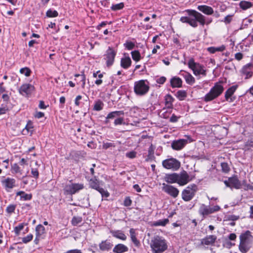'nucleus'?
Wrapping results in <instances>:
<instances>
[{
    "label": "nucleus",
    "instance_id": "nucleus-58",
    "mask_svg": "<svg viewBox=\"0 0 253 253\" xmlns=\"http://www.w3.org/2000/svg\"><path fill=\"white\" fill-rule=\"evenodd\" d=\"M112 147H115V145L112 142H103L102 145L103 148L105 149H107Z\"/></svg>",
    "mask_w": 253,
    "mask_h": 253
},
{
    "label": "nucleus",
    "instance_id": "nucleus-43",
    "mask_svg": "<svg viewBox=\"0 0 253 253\" xmlns=\"http://www.w3.org/2000/svg\"><path fill=\"white\" fill-rule=\"evenodd\" d=\"M132 58L136 62L139 61L141 59L140 53L138 50H134L131 52Z\"/></svg>",
    "mask_w": 253,
    "mask_h": 253
},
{
    "label": "nucleus",
    "instance_id": "nucleus-49",
    "mask_svg": "<svg viewBox=\"0 0 253 253\" xmlns=\"http://www.w3.org/2000/svg\"><path fill=\"white\" fill-rule=\"evenodd\" d=\"M46 15L48 17H56L58 15V13L56 10L50 9L46 11Z\"/></svg>",
    "mask_w": 253,
    "mask_h": 253
},
{
    "label": "nucleus",
    "instance_id": "nucleus-60",
    "mask_svg": "<svg viewBox=\"0 0 253 253\" xmlns=\"http://www.w3.org/2000/svg\"><path fill=\"white\" fill-rule=\"evenodd\" d=\"M179 117L176 116L174 114H172L171 116L169 118V121L171 123H176L178 121L179 119Z\"/></svg>",
    "mask_w": 253,
    "mask_h": 253
},
{
    "label": "nucleus",
    "instance_id": "nucleus-36",
    "mask_svg": "<svg viewBox=\"0 0 253 253\" xmlns=\"http://www.w3.org/2000/svg\"><path fill=\"white\" fill-rule=\"evenodd\" d=\"M253 4L251 2L242 0L239 3V6L244 10H247L253 6Z\"/></svg>",
    "mask_w": 253,
    "mask_h": 253
},
{
    "label": "nucleus",
    "instance_id": "nucleus-12",
    "mask_svg": "<svg viewBox=\"0 0 253 253\" xmlns=\"http://www.w3.org/2000/svg\"><path fill=\"white\" fill-rule=\"evenodd\" d=\"M220 210V207L217 205L214 206L213 207H211L205 204H202L199 208V212L203 215V217H206L209 214L213 213Z\"/></svg>",
    "mask_w": 253,
    "mask_h": 253
},
{
    "label": "nucleus",
    "instance_id": "nucleus-5",
    "mask_svg": "<svg viewBox=\"0 0 253 253\" xmlns=\"http://www.w3.org/2000/svg\"><path fill=\"white\" fill-rule=\"evenodd\" d=\"M149 83L146 80H140L135 82L134 84V91L139 96L145 95L149 90Z\"/></svg>",
    "mask_w": 253,
    "mask_h": 253
},
{
    "label": "nucleus",
    "instance_id": "nucleus-33",
    "mask_svg": "<svg viewBox=\"0 0 253 253\" xmlns=\"http://www.w3.org/2000/svg\"><path fill=\"white\" fill-rule=\"evenodd\" d=\"M89 184L90 188L94 189L97 191L101 187L99 186V182L95 177L91 178L89 181Z\"/></svg>",
    "mask_w": 253,
    "mask_h": 253
},
{
    "label": "nucleus",
    "instance_id": "nucleus-19",
    "mask_svg": "<svg viewBox=\"0 0 253 253\" xmlns=\"http://www.w3.org/2000/svg\"><path fill=\"white\" fill-rule=\"evenodd\" d=\"M131 60L128 53H125L121 58L120 65L124 69H127L131 66Z\"/></svg>",
    "mask_w": 253,
    "mask_h": 253
},
{
    "label": "nucleus",
    "instance_id": "nucleus-50",
    "mask_svg": "<svg viewBox=\"0 0 253 253\" xmlns=\"http://www.w3.org/2000/svg\"><path fill=\"white\" fill-rule=\"evenodd\" d=\"M16 208V205L15 204H11L8 205L6 209V211L9 214H11L14 212Z\"/></svg>",
    "mask_w": 253,
    "mask_h": 253
},
{
    "label": "nucleus",
    "instance_id": "nucleus-11",
    "mask_svg": "<svg viewBox=\"0 0 253 253\" xmlns=\"http://www.w3.org/2000/svg\"><path fill=\"white\" fill-rule=\"evenodd\" d=\"M84 188V185L71 183L66 184L63 189L65 194L72 195Z\"/></svg>",
    "mask_w": 253,
    "mask_h": 253
},
{
    "label": "nucleus",
    "instance_id": "nucleus-18",
    "mask_svg": "<svg viewBox=\"0 0 253 253\" xmlns=\"http://www.w3.org/2000/svg\"><path fill=\"white\" fill-rule=\"evenodd\" d=\"M241 72L245 79L250 78L253 75V64L249 63L245 65L242 68Z\"/></svg>",
    "mask_w": 253,
    "mask_h": 253
},
{
    "label": "nucleus",
    "instance_id": "nucleus-13",
    "mask_svg": "<svg viewBox=\"0 0 253 253\" xmlns=\"http://www.w3.org/2000/svg\"><path fill=\"white\" fill-rule=\"evenodd\" d=\"M35 87L32 84L26 83L23 84L19 88L18 92L23 96L29 97L35 91Z\"/></svg>",
    "mask_w": 253,
    "mask_h": 253
},
{
    "label": "nucleus",
    "instance_id": "nucleus-32",
    "mask_svg": "<svg viewBox=\"0 0 253 253\" xmlns=\"http://www.w3.org/2000/svg\"><path fill=\"white\" fill-rule=\"evenodd\" d=\"M16 196H20V200L22 201H29L31 200L32 198V194H27L23 191H20L17 192L16 193Z\"/></svg>",
    "mask_w": 253,
    "mask_h": 253
},
{
    "label": "nucleus",
    "instance_id": "nucleus-16",
    "mask_svg": "<svg viewBox=\"0 0 253 253\" xmlns=\"http://www.w3.org/2000/svg\"><path fill=\"white\" fill-rule=\"evenodd\" d=\"M162 190L165 193L174 198L178 196L179 193L177 188L173 186L166 183L163 184Z\"/></svg>",
    "mask_w": 253,
    "mask_h": 253
},
{
    "label": "nucleus",
    "instance_id": "nucleus-47",
    "mask_svg": "<svg viewBox=\"0 0 253 253\" xmlns=\"http://www.w3.org/2000/svg\"><path fill=\"white\" fill-rule=\"evenodd\" d=\"M25 225V223H21L18 226H15L14 229L15 234L16 235H18L20 234V231L23 229Z\"/></svg>",
    "mask_w": 253,
    "mask_h": 253
},
{
    "label": "nucleus",
    "instance_id": "nucleus-22",
    "mask_svg": "<svg viewBox=\"0 0 253 253\" xmlns=\"http://www.w3.org/2000/svg\"><path fill=\"white\" fill-rule=\"evenodd\" d=\"M197 9L204 14L208 15H211L214 13L213 9L211 7L207 5H198Z\"/></svg>",
    "mask_w": 253,
    "mask_h": 253
},
{
    "label": "nucleus",
    "instance_id": "nucleus-6",
    "mask_svg": "<svg viewBox=\"0 0 253 253\" xmlns=\"http://www.w3.org/2000/svg\"><path fill=\"white\" fill-rule=\"evenodd\" d=\"M187 65L188 67L193 71V74L196 76H206V70L205 69L204 66L195 62L194 58H190L187 63Z\"/></svg>",
    "mask_w": 253,
    "mask_h": 253
},
{
    "label": "nucleus",
    "instance_id": "nucleus-29",
    "mask_svg": "<svg viewBox=\"0 0 253 253\" xmlns=\"http://www.w3.org/2000/svg\"><path fill=\"white\" fill-rule=\"evenodd\" d=\"M174 98L169 94L166 95L165 96V107L173 109V103Z\"/></svg>",
    "mask_w": 253,
    "mask_h": 253
},
{
    "label": "nucleus",
    "instance_id": "nucleus-37",
    "mask_svg": "<svg viewBox=\"0 0 253 253\" xmlns=\"http://www.w3.org/2000/svg\"><path fill=\"white\" fill-rule=\"evenodd\" d=\"M124 46L127 50H132L135 47V42L126 40L124 43Z\"/></svg>",
    "mask_w": 253,
    "mask_h": 253
},
{
    "label": "nucleus",
    "instance_id": "nucleus-25",
    "mask_svg": "<svg viewBox=\"0 0 253 253\" xmlns=\"http://www.w3.org/2000/svg\"><path fill=\"white\" fill-rule=\"evenodd\" d=\"M75 80L77 82V84H81V87L82 88L85 87L86 77L84 72H82L81 74H75Z\"/></svg>",
    "mask_w": 253,
    "mask_h": 253
},
{
    "label": "nucleus",
    "instance_id": "nucleus-62",
    "mask_svg": "<svg viewBox=\"0 0 253 253\" xmlns=\"http://www.w3.org/2000/svg\"><path fill=\"white\" fill-rule=\"evenodd\" d=\"M82 96L80 95H79L76 96L75 99V104L76 106H79L80 104V101L82 99Z\"/></svg>",
    "mask_w": 253,
    "mask_h": 253
},
{
    "label": "nucleus",
    "instance_id": "nucleus-14",
    "mask_svg": "<svg viewBox=\"0 0 253 253\" xmlns=\"http://www.w3.org/2000/svg\"><path fill=\"white\" fill-rule=\"evenodd\" d=\"M187 139H180L173 141L171 143V147L175 150H180L182 149L188 142L193 141L191 137L189 136H185Z\"/></svg>",
    "mask_w": 253,
    "mask_h": 253
},
{
    "label": "nucleus",
    "instance_id": "nucleus-30",
    "mask_svg": "<svg viewBox=\"0 0 253 253\" xmlns=\"http://www.w3.org/2000/svg\"><path fill=\"white\" fill-rule=\"evenodd\" d=\"M170 85L172 88L180 87L182 86V81L179 77H174L170 79Z\"/></svg>",
    "mask_w": 253,
    "mask_h": 253
},
{
    "label": "nucleus",
    "instance_id": "nucleus-1",
    "mask_svg": "<svg viewBox=\"0 0 253 253\" xmlns=\"http://www.w3.org/2000/svg\"><path fill=\"white\" fill-rule=\"evenodd\" d=\"M184 12L187 15L181 17L179 21L182 23L188 24L193 28H197L199 25L202 27L209 25L212 22L211 18L206 17L195 10L188 9Z\"/></svg>",
    "mask_w": 253,
    "mask_h": 253
},
{
    "label": "nucleus",
    "instance_id": "nucleus-26",
    "mask_svg": "<svg viewBox=\"0 0 253 253\" xmlns=\"http://www.w3.org/2000/svg\"><path fill=\"white\" fill-rule=\"evenodd\" d=\"M173 109L164 107L159 112V115L160 117L164 119H169L172 113Z\"/></svg>",
    "mask_w": 253,
    "mask_h": 253
},
{
    "label": "nucleus",
    "instance_id": "nucleus-40",
    "mask_svg": "<svg viewBox=\"0 0 253 253\" xmlns=\"http://www.w3.org/2000/svg\"><path fill=\"white\" fill-rule=\"evenodd\" d=\"M169 220L168 218L160 219L157 221H154L153 223V225L155 226H165L169 223Z\"/></svg>",
    "mask_w": 253,
    "mask_h": 253
},
{
    "label": "nucleus",
    "instance_id": "nucleus-35",
    "mask_svg": "<svg viewBox=\"0 0 253 253\" xmlns=\"http://www.w3.org/2000/svg\"><path fill=\"white\" fill-rule=\"evenodd\" d=\"M124 115L123 111H115L109 113L107 116V119H113L115 118L120 117Z\"/></svg>",
    "mask_w": 253,
    "mask_h": 253
},
{
    "label": "nucleus",
    "instance_id": "nucleus-48",
    "mask_svg": "<svg viewBox=\"0 0 253 253\" xmlns=\"http://www.w3.org/2000/svg\"><path fill=\"white\" fill-rule=\"evenodd\" d=\"M20 73L24 75L26 77H29L31 75L32 71L28 67H24L20 69Z\"/></svg>",
    "mask_w": 253,
    "mask_h": 253
},
{
    "label": "nucleus",
    "instance_id": "nucleus-9",
    "mask_svg": "<svg viewBox=\"0 0 253 253\" xmlns=\"http://www.w3.org/2000/svg\"><path fill=\"white\" fill-rule=\"evenodd\" d=\"M197 190V186L195 184H192L187 186L182 192V198L186 202L190 201L193 199Z\"/></svg>",
    "mask_w": 253,
    "mask_h": 253
},
{
    "label": "nucleus",
    "instance_id": "nucleus-61",
    "mask_svg": "<svg viewBox=\"0 0 253 253\" xmlns=\"http://www.w3.org/2000/svg\"><path fill=\"white\" fill-rule=\"evenodd\" d=\"M31 173L33 175V176L35 177L36 178H38L39 177V171L37 169H32L31 170Z\"/></svg>",
    "mask_w": 253,
    "mask_h": 253
},
{
    "label": "nucleus",
    "instance_id": "nucleus-64",
    "mask_svg": "<svg viewBox=\"0 0 253 253\" xmlns=\"http://www.w3.org/2000/svg\"><path fill=\"white\" fill-rule=\"evenodd\" d=\"M64 253H83L81 250L79 249H73L67 251Z\"/></svg>",
    "mask_w": 253,
    "mask_h": 253
},
{
    "label": "nucleus",
    "instance_id": "nucleus-7",
    "mask_svg": "<svg viewBox=\"0 0 253 253\" xmlns=\"http://www.w3.org/2000/svg\"><path fill=\"white\" fill-rule=\"evenodd\" d=\"M117 51L112 47L109 46L103 55V60L107 67H111L114 63Z\"/></svg>",
    "mask_w": 253,
    "mask_h": 253
},
{
    "label": "nucleus",
    "instance_id": "nucleus-17",
    "mask_svg": "<svg viewBox=\"0 0 253 253\" xmlns=\"http://www.w3.org/2000/svg\"><path fill=\"white\" fill-rule=\"evenodd\" d=\"M1 183L7 192L16 186V180L10 177H7L2 180Z\"/></svg>",
    "mask_w": 253,
    "mask_h": 253
},
{
    "label": "nucleus",
    "instance_id": "nucleus-41",
    "mask_svg": "<svg viewBox=\"0 0 253 253\" xmlns=\"http://www.w3.org/2000/svg\"><path fill=\"white\" fill-rule=\"evenodd\" d=\"M83 221V217L82 216H74L71 220V224L73 226H77L78 224L82 223Z\"/></svg>",
    "mask_w": 253,
    "mask_h": 253
},
{
    "label": "nucleus",
    "instance_id": "nucleus-54",
    "mask_svg": "<svg viewBox=\"0 0 253 253\" xmlns=\"http://www.w3.org/2000/svg\"><path fill=\"white\" fill-rule=\"evenodd\" d=\"M124 120L123 117H118L114 122L115 126L121 125L124 123Z\"/></svg>",
    "mask_w": 253,
    "mask_h": 253
},
{
    "label": "nucleus",
    "instance_id": "nucleus-2",
    "mask_svg": "<svg viewBox=\"0 0 253 253\" xmlns=\"http://www.w3.org/2000/svg\"><path fill=\"white\" fill-rule=\"evenodd\" d=\"M165 180L168 183H177L180 186H183L192 180V178L185 170L179 173H172L166 174L164 177Z\"/></svg>",
    "mask_w": 253,
    "mask_h": 253
},
{
    "label": "nucleus",
    "instance_id": "nucleus-57",
    "mask_svg": "<svg viewBox=\"0 0 253 253\" xmlns=\"http://www.w3.org/2000/svg\"><path fill=\"white\" fill-rule=\"evenodd\" d=\"M2 98L3 100V101L4 102V103L7 104L8 105H10V103L9 101V96L7 94H3L2 95Z\"/></svg>",
    "mask_w": 253,
    "mask_h": 253
},
{
    "label": "nucleus",
    "instance_id": "nucleus-28",
    "mask_svg": "<svg viewBox=\"0 0 253 253\" xmlns=\"http://www.w3.org/2000/svg\"><path fill=\"white\" fill-rule=\"evenodd\" d=\"M128 249L127 246L122 244L116 245L113 249L114 253H124L127 252Z\"/></svg>",
    "mask_w": 253,
    "mask_h": 253
},
{
    "label": "nucleus",
    "instance_id": "nucleus-46",
    "mask_svg": "<svg viewBox=\"0 0 253 253\" xmlns=\"http://www.w3.org/2000/svg\"><path fill=\"white\" fill-rule=\"evenodd\" d=\"M12 172L13 173L22 174V170L20 169L19 166L17 164H14L11 166Z\"/></svg>",
    "mask_w": 253,
    "mask_h": 253
},
{
    "label": "nucleus",
    "instance_id": "nucleus-10",
    "mask_svg": "<svg viewBox=\"0 0 253 253\" xmlns=\"http://www.w3.org/2000/svg\"><path fill=\"white\" fill-rule=\"evenodd\" d=\"M162 165L165 169L177 170L180 167V162L175 158H170L164 160Z\"/></svg>",
    "mask_w": 253,
    "mask_h": 253
},
{
    "label": "nucleus",
    "instance_id": "nucleus-4",
    "mask_svg": "<svg viewBox=\"0 0 253 253\" xmlns=\"http://www.w3.org/2000/svg\"><path fill=\"white\" fill-rule=\"evenodd\" d=\"M224 90L223 85L220 83H216L210 91L204 97V101L209 102L220 96Z\"/></svg>",
    "mask_w": 253,
    "mask_h": 253
},
{
    "label": "nucleus",
    "instance_id": "nucleus-39",
    "mask_svg": "<svg viewBox=\"0 0 253 253\" xmlns=\"http://www.w3.org/2000/svg\"><path fill=\"white\" fill-rule=\"evenodd\" d=\"M11 108L10 105L2 103L0 106V115L5 114Z\"/></svg>",
    "mask_w": 253,
    "mask_h": 253
},
{
    "label": "nucleus",
    "instance_id": "nucleus-23",
    "mask_svg": "<svg viewBox=\"0 0 253 253\" xmlns=\"http://www.w3.org/2000/svg\"><path fill=\"white\" fill-rule=\"evenodd\" d=\"M237 85H233L230 87L225 93V98L226 101L230 102H233L234 99L231 98L232 95L234 93L236 90L237 89Z\"/></svg>",
    "mask_w": 253,
    "mask_h": 253
},
{
    "label": "nucleus",
    "instance_id": "nucleus-51",
    "mask_svg": "<svg viewBox=\"0 0 253 253\" xmlns=\"http://www.w3.org/2000/svg\"><path fill=\"white\" fill-rule=\"evenodd\" d=\"M221 167L222 171L224 173H228L230 170V167L227 163H221Z\"/></svg>",
    "mask_w": 253,
    "mask_h": 253
},
{
    "label": "nucleus",
    "instance_id": "nucleus-21",
    "mask_svg": "<svg viewBox=\"0 0 253 253\" xmlns=\"http://www.w3.org/2000/svg\"><path fill=\"white\" fill-rule=\"evenodd\" d=\"M180 74L184 78L185 82L187 84L192 85L195 83V78L189 73L184 71H181Z\"/></svg>",
    "mask_w": 253,
    "mask_h": 253
},
{
    "label": "nucleus",
    "instance_id": "nucleus-34",
    "mask_svg": "<svg viewBox=\"0 0 253 253\" xmlns=\"http://www.w3.org/2000/svg\"><path fill=\"white\" fill-rule=\"evenodd\" d=\"M33 123L31 121H29L25 127V128L22 130V133L23 134L26 135L28 134L29 132L31 133V135L33 132Z\"/></svg>",
    "mask_w": 253,
    "mask_h": 253
},
{
    "label": "nucleus",
    "instance_id": "nucleus-44",
    "mask_svg": "<svg viewBox=\"0 0 253 253\" xmlns=\"http://www.w3.org/2000/svg\"><path fill=\"white\" fill-rule=\"evenodd\" d=\"M186 96V92L183 90H178L176 93V97L179 100H184Z\"/></svg>",
    "mask_w": 253,
    "mask_h": 253
},
{
    "label": "nucleus",
    "instance_id": "nucleus-3",
    "mask_svg": "<svg viewBox=\"0 0 253 253\" xmlns=\"http://www.w3.org/2000/svg\"><path fill=\"white\" fill-rule=\"evenodd\" d=\"M150 247L153 253H163L168 248L166 240L159 236L152 240Z\"/></svg>",
    "mask_w": 253,
    "mask_h": 253
},
{
    "label": "nucleus",
    "instance_id": "nucleus-20",
    "mask_svg": "<svg viewBox=\"0 0 253 253\" xmlns=\"http://www.w3.org/2000/svg\"><path fill=\"white\" fill-rule=\"evenodd\" d=\"M215 235H208L201 240V244L204 246H212L216 240Z\"/></svg>",
    "mask_w": 253,
    "mask_h": 253
},
{
    "label": "nucleus",
    "instance_id": "nucleus-59",
    "mask_svg": "<svg viewBox=\"0 0 253 253\" xmlns=\"http://www.w3.org/2000/svg\"><path fill=\"white\" fill-rule=\"evenodd\" d=\"M132 204V201L130 199L129 197H127L125 199L124 202V205L126 207H129L131 206Z\"/></svg>",
    "mask_w": 253,
    "mask_h": 253
},
{
    "label": "nucleus",
    "instance_id": "nucleus-63",
    "mask_svg": "<svg viewBox=\"0 0 253 253\" xmlns=\"http://www.w3.org/2000/svg\"><path fill=\"white\" fill-rule=\"evenodd\" d=\"M166 81V78L165 77H161L157 79L156 82L158 84H163Z\"/></svg>",
    "mask_w": 253,
    "mask_h": 253
},
{
    "label": "nucleus",
    "instance_id": "nucleus-42",
    "mask_svg": "<svg viewBox=\"0 0 253 253\" xmlns=\"http://www.w3.org/2000/svg\"><path fill=\"white\" fill-rule=\"evenodd\" d=\"M125 4L124 2H120L117 4H113L111 6V9L112 11H116L124 8Z\"/></svg>",
    "mask_w": 253,
    "mask_h": 253
},
{
    "label": "nucleus",
    "instance_id": "nucleus-31",
    "mask_svg": "<svg viewBox=\"0 0 253 253\" xmlns=\"http://www.w3.org/2000/svg\"><path fill=\"white\" fill-rule=\"evenodd\" d=\"M111 233L112 236L117 239L125 241L126 239V236L121 230H112Z\"/></svg>",
    "mask_w": 253,
    "mask_h": 253
},
{
    "label": "nucleus",
    "instance_id": "nucleus-45",
    "mask_svg": "<svg viewBox=\"0 0 253 253\" xmlns=\"http://www.w3.org/2000/svg\"><path fill=\"white\" fill-rule=\"evenodd\" d=\"M45 228L41 224H39L36 228V232L37 236L42 235L44 233Z\"/></svg>",
    "mask_w": 253,
    "mask_h": 253
},
{
    "label": "nucleus",
    "instance_id": "nucleus-38",
    "mask_svg": "<svg viewBox=\"0 0 253 253\" xmlns=\"http://www.w3.org/2000/svg\"><path fill=\"white\" fill-rule=\"evenodd\" d=\"M103 102L101 100L98 99L94 102L93 110L96 111H99L103 109Z\"/></svg>",
    "mask_w": 253,
    "mask_h": 253
},
{
    "label": "nucleus",
    "instance_id": "nucleus-15",
    "mask_svg": "<svg viewBox=\"0 0 253 253\" xmlns=\"http://www.w3.org/2000/svg\"><path fill=\"white\" fill-rule=\"evenodd\" d=\"M224 183L226 187L230 188L231 189L241 188V182L237 177H229L228 180H224Z\"/></svg>",
    "mask_w": 253,
    "mask_h": 253
},
{
    "label": "nucleus",
    "instance_id": "nucleus-8",
    "mask_svg": "<svg viewBox=\"0 0 253 253\" xmlns=\"http://www.w3.org/2000/svg\"><path fill=\"white\" fill-rule=\"evenodd\" d=\"M251 236L250 232L246 231L245 233L242 234L240 236V243L239 245V250L242 253L248 252L251 246L249 243V238Z\"/></svg>",
    "mask_w": 253,
    "mask_h": 253
},
{
    "label": "nucleus",
    "instance_id": "nucleus-27",
    "mask_svg": "<svg viewBox=\"0 0 253 253\" xmlns=\"http://www.w3.org/2000/svg\"><path fill=\"white\" fill-rule=\"evenodd\" d=\"M130 237L132 242L136 247H139L140 245V241L137 239L138 234L136 232V230L133 228H130L129 230Z\"/></svg>",
    "mask_w": 253,
    "mask_h": 253
},
{
    "label": "nucleus",
    "instance_id": "nucleus-24",
    "mask_svg": "<svg viewBox=\"0 0 253 253\" xmlns=\"http://www.w3.org/2000/svg\"><path fill=\"white\" fill-rule=\"evenodd\" d=\"M113 246V244L108 240L102 241L99 244V247L101 251H109Z\"/></svg>",
    "mask_w": 253,
    "mask_h": 253
},
{
    "label": "nucleus",
    "instance_id": "nucleus-52",
    "mask_svg": "<svg viewBox=\"0 0 253 253\" xmlns=\"http://www.w3.org/2000/svg\"><path fill=\"white\" fill-rule=\"evenodd\" d=\"M98 191L101 194L102 197L108 198L110 196V194L108 192V191L105 190L104 188L102 187L99 189Z\"/></svg>",
    "mask_w": 253,
    "mask_h": 253
},
{
    "label": "nucleus",
    "instance_id": "nucleus-56",
    "mask_svg": "<svg viewBox=\"0 0 253 253\" xmlns=\"http://www.w3.org/2000/svg\"><path fill=\"white\" fill-rule=\"evenodd\" d=\"M232 16L233 15H228L223 20H222V22H224L226 24H229L232 20Z\"/></svg>",
    "mask_w": 253,
    "mask_h": 253
},
{
    "label": "nucleus",
    "instance_id": "nucleus-55",
    "mask_svg": "<svg viewBox=\"0 0 253 253\" xmlns=\"http://www.w3.org/2000/svg\"><path fill=\"white\" fill-rule=\"evenodd\" d=\"M126 157L129 158L130 159H133L136 156V152L134 151H131L128 152H127L126 154Z\"/></svg>",
    "mask_w": 253,
    "mask_h": 253
},
{
    "label": "nucleus",
    "instance_id": "nucleus-53",
    "mask_svg": "<svg viewBox=\"0 0 253 253\" xmlns=\"http://www.w3.org/2000/svg\"><path fill=\"white\" fill-rule=\"evenodd\" d=\"M33 238V235L32 234H29L26 237L22 238V241L23 243L27 244L30 242Z\"/></svg>",
    "mask_w": 253,
    "mask_h": 253
}]
</instances>
